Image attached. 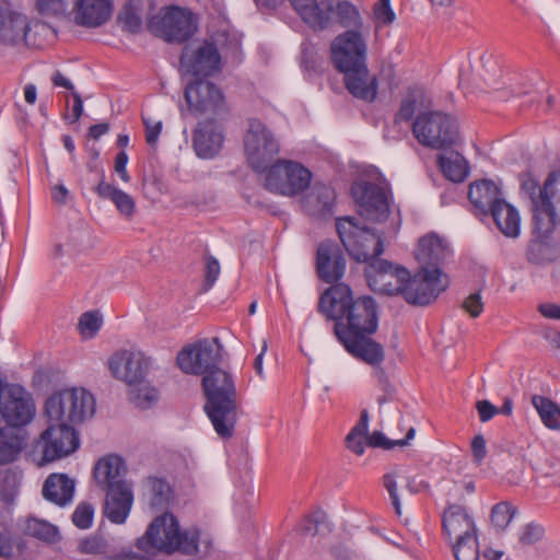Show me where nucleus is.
I'll use <instances>...</instances> for the list:
<instances>
[{"label": "nucleus", "instance_id": "de8ad7c7", "mask_svg": "<svg viewBox=\"0 0 560 560\" xmlns=\"http://www.w3.org/2000/svg\"><path fill=\"white\" fill-rule=\"evenodd\" d=\"M516 514V508L509 502H500L495 504L491 510V523L498 530H504L514 515Z\"/></svg>", "mask_w": 560, "mask_h": 560}, {"label": "nucleus", "instance_id": "b1692460", "mask_svg": "<svg viewBox=\"0 0 560 560\" xmlns=\"http://www.w3.org/2000/svg\"><path fill=\"white\" fill-rule=\"evenodd\" d=\"M223 141L222 129L214 120L198 122L194 131L192 145L199 158H214L222 149Z\"/></svg>", "mask_w": 560, "mask_h": 560}, {"label": "nucleus", "instance_id": "603ef678", "mask_svg": "<svg viewBox=\"0 0 560 560\" xmlns=\"http://www.w3.org/2000/svg\"><path fill=\"white\" fill-rule=\"evenodd\" d=\"M102 318L97 312L83 313L79 319V328L82 335L91 338L101 328Z\"/></svg>", "mask_w": 560, "mask_h": 560}, {"label": "nucleus", "instance_id": "052dcab7", "mask_svg": "<svg viewBox=\"0 0 560 560\" xmlns=\"http://www.w3.org/2000/svg\"><path fill=\"white\" fill-rule=\"evenodd\" d=\"M395 478L396 475L394 472L384 475L383 485L390 497L392 504L394 505L396 513L400 514L401 505L397 493V485Z\"/></svg>", "mask_w": 560, "mask_h": 560}, {"label": "nucleus", "instance_id": "c85d7f7f", "mask_svg": "<svg viewBox=\"0 0 560 560\" xmlns=\"http://www.w3.org/2000/svg\"><path fill=\"white\" fill-rule=\"evenodd\" d=\"M75 481L66 474H50L44 481L42 494L45 500L60 508L69 505L74 497Z\"/></svg>", "mask_w": 560, "mask_h": 560}, {"label": "nucleus", "instance_id": "2f4dec72", "mask_svg": "<svg viewBox=\"0 0 560 560\" xmlns=\"http://www.w3.org/2000/svg\"><path fill=\"white\" fill-rule=\"evenodd\" d=\"M335 201V191L330 186L314 184L302 200L305 212L312 217H326L330 214Z\"/></svg>", "mask_w": 560, "mask_h": 560}, {"label": "nucleus", "instance_id": "f257e3e1", "mask_svg": "<svg viewBox=\"0 0 560 560\" xmlns=\"http://www.w3.org/2000/svg\"><path fill=\"white\" fill-rule=\"evenodd\" d=\"M318 311L335 320L334 332L349 353L372 365L384 360L383 347L370 337L378 325L377 304L372 296L354 299L350 287L339 282L320 295Z\"/></svg>", "mask_w": 560, "mask_h": 560}, {"label": "nucleus", "instance_id": "680f3d73", "mask_svg": "<svg viewBox=\"0 0 560 560\" xmlns=\"http://www.w3.org/2000/svg\"><path fill=\"white\" fill-rule=\"evenodd\" d=\"M463 308L469 313L471 317H478L483 310L480 294L472 293L467 296L463 302Z\"/></svg>", "mask_w": 560, "mask_h": 560}, {"label": "nucleus", "instance_id": "6e6d98bb", "mask_svg": "<svg viewBox=\"0 0 560 560\" xmlns=\"http://www.w3.org/2000/svg\"><path fill=\"white\" fill-rule=\"evenodd\" d=\"M390 0H378L373 8L374 19L380 24H390L395 20V13L389 4Z\"/></svg>", "mask_w": 560, "mask_h": 560}, {"label": "nucleus", "instance_id": "1a4fd4ad", "mask_svg": "<svg viewBox=\"0 0 560 560\" xmlns=\"http://www.w3.org/2000/svg\"><path fill=\"white\" fill-rule=\"evenodd\" d=\"M311 180L312 173L302 164L278 160L267 171L265 187L275 194L295 196L308 188Z\"/></svg>", "mask_w": 560, "mask_h": 560}, {"label": "nucleus", "instance_id": "4c0bfd02", "mask_svg": "<svg viewBox=\"0 0 560 560\" xmlns=\"http://www.w3.org/2000/svg\"><path fill=\"white\" fill-rule=\"evenodd\" d=\"M24 435L16 428H0V464L15 460L24 447Z\"/></svg>", "mask_w": 560, "mask_h": 560}, {"label": "nucleus", "instance_id": "774afa93", "mask_svg": "<svg viewBox=\"0 0 560 560\" xmlns=\"http://www.w3.org/2000/svg\"><path fill=\"white\" fill-rule=\"evenodd\" d=\"M477 410L479 413V418L482 422L489 421L491 418L494 417L499 412V409L495 408L491 402L488 400H480L477 402Z\"/></svg>", "mask_w": 560, "mask_h": 560}, {"label": "nucleus", "instance_id": "393cba45", "mask_svg": "<svg viewBox=\"0 0 560 560\" xmlns=\"http://www.w3.org/2000/svg\"><path fill=\"white\" fill-rule=\"evenodd\" d=\"M349 93L361 101L372 103L377 96V79L371 74L368 66L350 68L341 71Z\"/></svg>", "mask_w": 560, "mask_h": 560}, {"label": "nucleus", "instance_id": "0eeeda50", "mask_svg": "<svg viewBox=\"0 0 560 560\" xmlns=\"http://www.w3.org/2000/svg\"><path fill=\"white\" fill-rule=\"evenodd\" d=\"M244 151L249 166L256 172H265L280 152V143L272 131L256 118L248 119L244 136Z\"/></svg>", "mask_w": 560, "mask_h": 560}, {"label": "nucleus", "instance_id": "6ab92c4d", "mask_svg": "<svg viewBox=\"0 0 560 560\" xmlns=\"http://www.w3.org/2000/svg\"><path fill=\"white\" fill-rule=\"evenodd\" d=\"M368 277L375 290L388 295H401L407 280H410V273L406 268L382 259L370 265Z\"/></svg>", "mask_w": 560, "mask_h": 560}, {"label": "nucleus", "instance_id": "f3484780", "mask_svg": "<svg viewBox=\"0 0 560 560\" xmlns=\"http://www.w3.org/2000/svg\"><path fill=\"white\" fill-rule=\"evenodd\" d=\"M185 100L195 115H221L228 112L224 95L213 83L197 80L185 89Z\"/></svg>", "mask_w": 560, "mask_h": 560}, {"label": "nucleus", "instance_id": "f03ea898", "mask_svg": "<svg viewBox=\"0 0 560 560\" xmlns=\"http://www.w3.org/2000/svg\"><path fill=\"white\" fill-rule=\"evenodd\" d=\"M136 546L143 552L158 550L167 555L180 552L206 557L212 548V542L209 537L202 538L198 528L182 530L177 518L171 513H164L151 522L144 535L138 538Z\"/></svg>", "mask_w": 560, "mask_h": 560}, {"label": "nucleus", "instance_id": "3c124183", "mask_svg": "<svg viewBox=\"0 0 560 560\" xmlns=\"http://www.w3.org/2000/svg\"><path fill=\"white\" fill-rule=\"evenodd\" d=\"M93 516V505L86 502H81L78 504L72 514V522L77 527L81 529H86L92 526Z\"/></svg>", "mask_w": 560, "mask_h": 560}, {"label": "nucleus", "instance_id": "0e129e2a", "mask_svg": "<svg viewBox=\"0 0 560 560\" xmlns=\"http://www.w3.org/2000/svg\"><path fill=\"white\" fill-rule=\"evenodd\" d=\"M13 481L12 478L5 477L0 485V500L4 503H12L16 495Z\"/></svg>", "mask_w": 560, "mask_h": 560}, {"label": "nucleus", "instance_id": "2eb2a0df", "mask_svg": "<svg viewBox=\"0 0 560 560\" xmlns=\"http://www.w3.org/2000/svg\"><path fill=\"white\" fill-rule=\"evenodd\" d=\"M80 441L72 425L50 423L40 434L37 447L42 450L43 459L52 462L68 456L79 447Z\"/></svg>", "mask_w": 560, "mask_h": 560}, {"label": "nucleus", "instance_id": "79ce46f5", "mask_svg": "<svg viewBox=\"0 0 560 560\" xmlns=\"http://www.w3.org/2000/svg\"><path fill=\"white\" fill-rule=\"evenodd\" d=\"M532 404L542 423L551 430H560V407L547 397L535 395Z\"/></svg>", "mask_w": 560, "mask_h": 560}, {"label": "nucleus", "instance_id": "a19ab883", "mask_svg": "<svg viewBox=\"0 0 560 560\" xmlns=\"http://www.w3.org/2000/svg\"><path fill=\"white\" fill-rule=\"evenodd\" d=\"M23 532L47 544H55L60 539L59 529L56 525L37 517H27L24 522Z\"/></svg>", "mask_w": 560, "mask_h": 560}, {"label": "nucleus", "instance_id": "c9c22d12", "mask_svg": "<svg viewBox=\"0 0 560 560\" xmlns=\"http://www.w3.org/2000/svg\"><path fill=\"white\" fill-rule=\"evenodd\" d=\"M101 175L102 179L96 186L97 195L103 199L112 200L115 203L117 210L120 212V214H122L127 219L132 218L136 210V203L133 198L127 192L106 183L104 180V172H102Z\"/></svg>", "mask_w": 560, "mask_h": 560}, {"label": "nucleus", "instance_id": "c03bdc74", "mask_svg": "<svg viewBox=\"0 0 560 560\" xmlns=\"http://www.w3.org/2000/svg\"><path fill=\"white\" fill-rule=\"evenodd\" d=\"M128 395L129 400L140 409H149L159 400L156 388L143 383V381L140 384L132 385Z\"/></svg>", "mask_w": 560, "mask_h": 560}, {"label": "nucleus", "instance_id": "9b49d317", "mask_svg": "<svg viewBox=\"0 0 560 560\" xmlns=\"http://www.w3.org/2000/svg\"><path fill=\"white\" fill-rule=\"evenodd\" d=\"M370 31H345L331 43V60L338 71L366 65Z\"/></svg>", "mask_w": 560, "mask_h": 560}, {"label": "nucleus", "instance_id": "dca6fc26", "mask_svg": "<svg viewBox=\"0 0 560 560\" xmlns=\"http://www.w3.org/2000/svg\"><path fill=\"white\" fill-rule=\"evenodd\" d=\"M555 228L549 219L533 220V234L526 248L528 262L544 266L560 257V243L551 238Z\"/></svg>", "mask_w": 560, "mask_h": 560}, {"label": "nucleus", "instance_id": "c756f323", "mask_svg": "<svg viewBox=\"0 0 560 560\" xmlns=\"http://www.w3.org/2000/svg\"><path fill=\"white\" fill-rule=\"evenodd\" d=\"M468 199L480 214L490 213L503 200L500 188L489 179L477 180L469 186Z\"/></svg>", "mask_w": 560, "mask_h": 560}, {"label": "nucleus", "instance_id": "ea45409f", "mask_svg": "<svg viewBox=\"0 0 560 560\" xmlns=\"http://www.w3.org/2000/svg\"><path fill=\"white\" fill-rule=\"evenodd\" d=\"M430 105L431 100L422 89H411L401 101L400 108L395 116V124L409 121L418 108H428Z\"/></svg>", "mask_w": 560, "mask_h": 560}, {"label": "nucleus", "instance_id": "8fccbe9b", "mask_svg": "<svg viewBox=\"0 0 560 560\" xmlns=\"http://www.w3.org/2000/svg\"><path fill=\"white\" fill-rule=\"evenodd\" d=\"M78 549L85 555H104L108 551V545L102 536L94 535L82 539Z\"/></svg>", "mask_w": 560, "mask_h": 560}, {"label": "nucleus", "instance_id": "a18cd8bd", "mask_svg": "<svg viewBox=\"0 0 560 560\" xmlns=\"http://www.w3.org/2000/svg\"><path fill=\"white\" fill-rule=\"evenodd\" d=\"M456 560H479V546L476 535L450 541Z\"/></svg>", "mask_w": 560, "mask_h": 560}, {"label": "nucleus", "instance_id": "20e7f679", "mask_svg": "<svg viewBox=\"0 0 560 560\" xmlns=\"http://www.w3.org/2000/svg\"><path fill=\"white\" fill-rule=\"evenodd\" d=\"M207 397L205 410L215 432L223 439L233 435L237 419V393L232 375L222 369L210 371L202 377Z\"/></svg>", "mask_w": 560, "mask_h": 560}, {"label": "nucleus", "instance_id": "f704fd0d", "mask_svg": "<svg viewBox=\"0 0 560 560\" xmlns=\"http://www.w3.org/2000/svg\"><path fill=\"white\" fill-rule=\"evenodd\" d=\"M45 412L50 423L73 425L69 389L51 395L46 401Z\"/></svg>", "mask_w": 560, "mask_h": 560}, {"label": "nucleus", "instance_id": "473e14b6", "mask_svg": "<svg viewBox=\"0 0 560 560\" xmlns=\"http://www.w3.org/2000/svg\"><path fill=\"white\" fill-rule=\"evenodd\" d=\"M143 498L152 510L166 509L173 498L170 483L159 477L150 476L142 482Z\"/></svg>", "mask_w": 560, "mask_h": 560}, {"label": "nucleus", "instance_id": "7ed1b4c3", "mask_svg": "<svg viewBox=\"0 0 560 560\" xmlns=\"http://www.w3.org/2000/svg\"><path fill=\"white\" fill-rule=\"evenodd\" d=\"M301 20L314 32H323L335 24L346 31H370V25L348 0H289Z\"/></svg>", "mask_w": 560, "mask_h": 560}, {"label": "nucleus", "instance_id": "5701e85b", "mask_svg": "<svg viewBox=\"0 0 560 560\" xmlns=\"http://www.w3.org/2000/svg\"><path fill=\"white\" fill-rule=\"evenodd\" d=\"M27 31L26 16L18 12L8 0H0V40L13 45L25 42Z\"/></svg>", "mask_w": 560, "mask_h": 560}, {"label": "nucleus", "instance_id": "f8f14e48", "mask_svg": "<svg viewBox=\"0 0 560 560\" xmlns=\"http://www.w3.org/2000/svg\"><path fill=\"white\" fill-rule=\"evenodd\" d=\"M222 69V61L217 46L210 42L199 45H186L179 59L182 73L191 77H211Z\"/></svg>", "mask_w": 560, "mask_h": 560}, {"label": "nucleus", "instance_id": "9d476101", "mask_svg": "<svg viewBox=\"0 0 560 560\" xmlns=\"http://www.w3.org/2000/svg\"><path fill=\"white\" fill-rule=\"evenodd\" d=\"M222 359V345L218 337L201 339L183 348L177 354V365L186 374L206 375L214 371Z\"/></svg>", "mask_w": 560, "mask_h": 560}, {"label": "nucleus", "instance_id": "e433bc0d", "mask_svg": "<svg viewBox=\"0 0 560 560\" xmlns=\"http://www.w3.org/2000/svg\"><path fill=\"white\" fill-rule=\"evenodd\" d=\"M72 424H79L93 417L95 412V398L84 388H69Z\"/></svg>", "mask_w": 560, "mask_h": 560}, {"label": "nucleus", "instance_id": "72a5a7b5", "mask_svg": "<svg viewBox=\"0 0 560 560\" xmlns=\"http://www.w3.org/2000/svg\"><path fill=\"white\" fill-rule=\"evenodd\" d=\"M497 228L506 237H517L521 232V218L518 211L504 199L497 203L490 212Z\"/></svg>", "mask_w": 560, "mask_h": 560}, {"label": "nucleus", "instance_id": "338daca9", "mask_svg": "<svg viewBox=\"0 0 560 560\" xmlns=\"http://www.w3.org/2000/svg\"><path fill=\"white\" fill-rule=\"evenodd\" d=\"M368 444L373 447H382L384 450H390L396 446L395 441H389L382 432H373L369 439Z\"/></svg>", "mask_w": 560, "mask_h": 560}, {"label": "nucleus", "instance_id": "4be33fe9", "mask_svg": "<svg viewBox=\"0 0 560 560\" xmlns=\"http://www.w3.org/2000/svg\"><path fill=\"white\" fill-rule=\"evenodd\" d=\"M316 268L318 277L327 283L339 281L346 270V260L332 242H323L317 248Z\"/></svg>", "mask_w": 560, "mask_h": 560}, {"label": "nucleus", "instance_id": "864d4df0", "mask_svg": "<svg viewBox=\"0 0 560 560\" xmlns=\"http://www.w3.org/2000/svg\"><path fill=\"white\" fill-rule=\"evenodd\" d=\"M221 267L219 261L211 255L205 257V290H209L219 278Z\"/></svg>", "mask_w": 560, "mask_h": 560}, {"label": "nucleus", "instance_id": "cd10ccee", "mask_svg": "<svg viewBox=\"0 0 560 560\" xmlns=\"http://www.w3.org/2000/svg\"><path fill=\"white\" fill-rule=\"evenodd\" d=\"M72 10L75 23L88 27L104 24L112 14L109 0H77Z\"/></svg>", "mask_w": 560, "mask_h": 560}, {"label": "nucleus", "instance_id": "58836bf2", "mask_svg": "<svg viewBox=\"0 0 560 560\" xmlns=\"http://www.w3.org/2000/svg\"><path fill=\"white\" fill-rule=\"evenodd\" d=\"M444 176L454 183H462L468 175V163L458 152L451 151L438 159Z\"/></svg>", "mask_w": 560, "mask_h": 560}, {"label": "nucleus", "instance_id": "a211bd4d", "mask_svg": "<svg viewBox=\"0 0 560 560\" xmlns=\"http://www.w3.org/2000/svg\"><path fill=\"white\" fill-rule=\"evenodd\" d=\"M113 376L132 386L140 384L151 366L150 358L140 350H119L108 361Z\"/></svg>", "mask_w": 560, "mask_h": 560}, {"label": "nucleus", "instance_id": "ddd939ff", "mask_svg": "<svg viewBox=\"0 0 560 560\" xmlns=\"http://www.w3.org/2000/svg\"><path fill=\"white\" fill-rule=\"evenodd\" d=\"M447 285V278L441 269H420L407 280L401 296L409 304L423 306L434 301Z\"/></svg>", "mask_w": 560, "mask_h": 560}, {"label": "nucleus", "instance_id": "4468645a", "mask_svg": "<svg viewBox=\"0 0 560 560\" xmlns=\"http://www.w3.org/2000/svg\"><path fill=\"white\" fill-rule=\"evenodd\" d=\"M351 192L362 217L372 222L387 220L390 210L389 194L385 187L362 180L352 185Z\"/></svg>", "mask_w": 560, "mask_h": 560}, {"label": "nucleus", "instance_id": "13d9d810", "mask_svg": "<svg viewBox=\"0 0 560 560\" xmlns=\"http://www.w3.org/2000/svg\"><path fill=\"white\" fill-rule=\"evenodd\" d=\"M541 186L538 185L537 180L534 179L529 174H526L522 178V190L529 197L533 205V217L538 203L536 202L539 198V189Z\"/></svg>", "mask_w": 560, "mask_h": 560}, {"label": "nucleus", "instance_id": "5fc2aeb1", "mask_svg": "<svg viewBox=\"0 0 560 560\" xmlns=\"http://www.w3.org/2000/svg\"><path fill=\"white\" fill-rule=\"evenodd\" d=\"M544 536V528L537 524L525 525L520 533V542L524 546L534 545Z\"/></svg>", "mask_w": 560, "mask_h": 560}, {"label": "nucleus", "instance_id": "6e6552de", "mask_svg": "<svg viewBox=\"0 0 560 560\" xmlns=\"http://www.w3.org/2000/svg\"><path fill=\"white\" fill-rule=\"evenodd\" d=\"M148 28L167 43H184L197 31V23L189 11L171 7L161 9L148 20Z\"/></svg>", "mask_w": 560, "mask_h": 560}, {"label": "nucleus", "instance_id": "37998d69", "mask_svg": "<svg viewBox=\"0 0 560 560\" xmlns=\"http://www.w3.org/2000/svg\"><path fill=\"white\" fill-rule=\"evenodd\" d=\"M25 544L12 536L7 524L0 522V557L9 560H18L24 552Z\"/></svg>", "mask_w": 560, "mask_h": 560}, {"label": "nucleus", "instance_id": "e2e57ef3", "mask_svg": "<svg viewBox=\"0 0 560 560\" xmlns=\"http://www.w3.org/2000/svg\"><path fill=\"white\" fill-rule=\"evenodd\" d=\"M471 453L474 460L480 464L487 456L486 440L481 434L476 435L471 441Z\"/></svg>", "mask_w": 560, "mask_h": 560}, {"label": "nucleus", "instance_id": "bf43d9fd", "mask_svg": "<svg viewBox=\"0 0 560 560\" xmlns=\"http://www.w3.org/2000/svg\"><path fill=\"white\" fill-rule=\"evenodd\" d=\"M365 436L366 433L359 432V429H352L346 438L347 447L357 455H362L364 453Z\"/></svg>", "mask_w": 560, "mask_h": 560}, {"label": "nucleus", "instance_id": "4d7b16f0", "mask_svg": "<svg viewBox=\"0 0 560 560\" xmlns=\"http://www.w3.org/2000/svg\"><path fill=\"white\" fill-rule=\"evenodd\" d=\"M142 120L145 127V141L150 147L154 148L162 130V121L147 116H142Z\"/></svg>", "mask_w": 560, "mask_h": 560}, {"label": "nucleus", "instance_id": "39448f33", "mask_svg": "<svg viewBox=\"0 0 560 560\" xmlns=\"http://www.w3.org/2000/svg\"><path fill=\"white\" fill-rule=\"evenodd\" d=\"M336 228L343 247L358 262L371 265L384 252L382 235L361 226L354 218L337 219Z\"/></svg>", "mask_w": 560, "mask_h": 560}, {"label": "nucleus", "instance_id": "bb28decb", "mask_svg": "<svg viewBox=\"0 0 560 560\" xmlns=\"http://www.w3.org/2000/svg\"><path fill=\"white\" fill-rule=\"evenodd\" d=\"M105 491L104 514L113 523H125L133 502L131 485H115Z\"/></svg>", "mask_w": 560, "mask_h": 560}, {"label": "nucleus", "instance_id": "49530a36", "mask_svg": "<svg viewBox=\"0 0 560 560\" xmlns=\"http://www.w3.org/2000/svg\"><path fill=\"white\" fill-rule=\"evenodd\" d=\"M140 4L141 0H130L119 14L124 30L129 33H138L141 30Z\"/></svg>", "mask_w": 560, "mask_h": 560}, {"label": "nucleus", "instance_id": "69168bd1", "mask_svg": "<svg viewBox=\"0 0 560 560\" xmlns=\"http://www.w3.org/2000/svg\"><path fill=\"white\" fill-rule=\"evenodd\" d=\"M127 163H128V155L125 151H120L116 158H115V172L119 175V177L125 182L128 183L130 180V176L127 172Z\"/></svg>", "mask_w": 560, "mask_h": 560}, {"label": "nucleus", "instance_id": "a878e982", "mask_svg": "<svg viewBox=\"0 0 560 560\" xmlns=\"http://www.w3.org/2000/svg\"><path fill=\"white\" fill-rule=\"evenodd\" d=\"M448 254L446 242L435 233L421 237L416 249V258L423 270L440 269Z\"/></svg>", "mask_w": 560, "mask_h": 560}, {"label": "nucleus", "instance_id": "7c9ffc66", "mask_svg": "<svg viewBox=\"0 0 560 560\" xmlns=\"http://www.w3.org/2000/svg\"><path fill=\"white\" fill-rule=\"evenodd\" d=\"M125 472V463L117 455L101 458L94 467V478L104 490L114 488L115 485H129L122 479Z\"/></svg>", "mask_w": 560, "mask_h": 560}, {"label": "nucleus", "instance_id": "aec40b11", "mask_svg": "<svg viewBox=\"0 0 560 560\" xmlns=\"http://www.w3.org/2000/svg\"><path fill=\"white\" fill-rule=\"evenodd\" d=\"M442 530L448 541L477 534L474 516L468 509L455 502H448L442 514Z\"/></svg>", "mask_w": 560, "mask_h": 560}, {"label": "nucleus", "instance_id": "09e8293b", "mask_svg": "<svg viewBox=\"0 0 560 560\" xmlns=\"http://www.w3.org/2000/svg\"><path fill=\"white\" fill-rule=\"evenodd\" d=\"M75 2L77 0H37L36 8L44 15H60L67 11L70 4L73 8Z\"/></svg>", "mask_w": 560, "mask_h": 560}, {"label": "nucleus", "instance_id": "423d86ee", "mask_svg": "<svg viewBox=\"0 0 560 560\" xmlns=\"http://www.w3.org/2000/svg\"><path fill=\"white\" fill-rule=\"evenodd\" d=\"M415 138L424 147L441 150L456 143V121L441 112L419 113L412 124Z\"/></svg>", "mask_w": 560, "mask_h": 560}, {"label": "nucleus", "instance_id": "412c9836", "mask_svg": "<svg viewBox=\"0 0 560 560\" xmlns=\"http://www.w3.org/2000/svg\"><path fill=\"white\" fill-rule=\"evenodd\" d=\"M538 203L534 220H547L560 223V171L551 172L539 189Z\"/></svg>", "mask_w": 560, "mask_h": 560}]
</instances>
